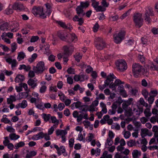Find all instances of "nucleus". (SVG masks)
<instances>
[{
  "label": "nucleus",
  "instance_id": "obj_52",
  "mask_svg": "<svg viewBox=\"0 0 158 158\" xmlns=\"http://www.w3.org/2000/svg\"><path fill=\"white\" fill-rule=\"evenodd\" d=\"M74 139L73 138L70 139L69 140V146L70 148H73L74 143Z\"/></svg>",
  "mask_w": 158,
  "mask_h": 158
},
{
  "label": "nucleus",
  "instance_id": "obj_19",
  "mask_svg": "<svg viewBox=\"0 0 158 158\" xmlns=\"http://www.w3.org/2000/svg\"><path fill=\"white\" fill-rule=\"evenodd\" d=\"M25 79L23 75L18 74L16 77L15 79V81L17 83H19L20 82H22Z\"/></svg>",
  "mask_w": 158,
  "mask_h": 158
},
{
  "label": "nucleus",
  "instance_id": "obj_55",
  "mask_svg": "<svg viewBox=\"0 0 158 158\" xmlns=\"http://www.w3.org/2000/svg\"><path fill=\"white\" fill-rule=\"evenodd\" d=\"M99 26L98 23H96L93 27V30L94 32H97L98 31Z\"/></svg>",
  "mask_w": 158,
  "mask_h": 158
},
{
  "label": "nucleus",
  "instance_id": "obj_11",
  "mask_svg": "<svg viewBox=\"0 0 158 158\" xmlns=\"http://www.w3.org/2000/svg\"><path fill=\"white\" fill-rule=\"evenodd\" d=\"M54 146L57 151V153L59 156L61 155V153L65 154V147L64 146H61L60 147H59L58 145L56 144H54Z\"/></svg>",
  "mask_w": 158,
  "mask_h": 158
},
{
  "label": "nucleus",
  "instance_id": "obj_58",
  "mask_svg": "<svg viewBox=\"0 0 158 158\" xmlns=\"http://www.w3.org/2000/svg\"><path fill=\"white\" fill-rule=\"evenodd\" d=\"M87 68L85 70V71L87 73H89L93 71V69L90 65L87 66Z\"/></svg>",
  "mask_w": 158,
  "mask_h": 158
},
{
  "label": "nucleus",
  "instance_id": "obj_15",
  "mask_svg": "<svg viewBox=\"0 0 158 158\" xmlns=\"http://www.w3.org/2000/svg\"><path fill=\"white\" fill-rule=\"evenodd\" d=\"M12 8L14 10L20 11L23 9L24 6L21 3H15L13 5Z\"/></svg>",
  "mask_w": 158,
  "mask_h": 158
},
{
  "label": "nucleus",
  "instance_id": "obj_30",
  "mask_svg": "<svg viewBox=\"0 0 158 158\" xmlns=\"http://www.w3.org/2000/svg\"><path fill=\"white\" fill-rule=\"evenodd\" d=\"M158 94V92L156 89L151 90L149 93V95L155 98L157 95Z\"/></svg>",
  "mask_w": 158,
  "mask_h": 158
},
{
  "label": "nucleus",
  "instance_id": "obj_13",
  "mask_svg": "<svg viewBox=\"0 0 158 158\" xmlns=\"http://www.w3.org/2000/svg\"><path fill=\"white\" fill-rule=\"evenodd\" d=\"M37 79L34 78V79H30L27 81V83L28 85L31 86V87L34 89L37 86Z\"/></svg>",
  "mask_w": 158,
  "mask_h": 158
},
{
  "label": "nucleus",
  "instance_id": "obj_17",
  "mask_svg": "<svg viewBox=\"0 0 158 158\" xmlns=\"http://www.w3.org/2000/svg\"><path fill=\"white\" fill-rule=\"evenodd\" d=\"M149 68L152 70H156L158 71V60L155 61L154 63H152L149 65Z\"/></svg>",
  "mask_w": 158,
  "mask_h": 158
},
{
  "label": "nucleus",
  "instance_id": "obj_43",
  "mask_svg": "<svg viewBox=\"0 0 158 158\" xmlns=\"http://www.w3.org/2000/svg\"><path fill=\"white\" fill-rule=\"evenodd\" d=\"M13 10L9 7L7 8L5 11V13L7 15H9L13 13Z\"/></svg>",
  "mask_w": 158,
  "mask_h": 158
},
{
  "label": "nucleus",
  "instance_id": "obj_10",
  "mask_svg": "<svg viewBox=\"0 0 158 158\" xmlns=\"http://www.w3.org/2000/svg\"><path fill=\"white\" fill-rule=\"evenodd\" d=\"M77 38V37L74 33L71 34H68L64 41L69 44H70Z\"/></svg>",
  "mask_w": 158,
  "mask_h": 158
},
{
  "label": "nucleus",
  "instance_id": "obj_49",
  "mask_svg": "<svg viewBox=\"0 0 158 158\" xmlns=\"http://www.w3.org/2000/svg\"><path fill=\"white\" fill-rule=\"evenodd\" d=\"M17 44L15 43H14L11 44V52H14L17 48Z\"/></svg>",
  "mask_w": 158,
  "mask_h": 158
},
{
  "label": "nucleus",
  "instance_id": "obj_60",
  "mask_svg": "<svg viewBox=\"0 0 158 158\" xmlns=\"http://www.w3.org/2000/svg\"><path fill=\"white\" fill-rule=\"evenodd\" d=\"M74 79L76 81H81V76H80V75L76 74L74 77Z\"/></svg>",
  "mask_w": 158,
  "mask_h": 158
},
{
  "label": "nucleus",
  "instance_id": "obj_7",
  "mask_svg": "<svg viewBox=\"0 0 158 158\" xmlns=\"http://www.w3.org/2000/svg\"><path fill=\"white\" fill-rule=\"evenodd\" d=\"M115 64L117 69L120 71H124L127 69V63L123 60H118L115 62Z\"/></svg>",
  "mask_w": 158,
  "mask_h": 158
},
{
  "label": "nucleus",
  "instance_id": "obj_59",
  "mask_svg": "<svg viewBox=\"0 0 158 158\" xmlns=\"http://www.w3.org/2000/svg\"><path fill=\"white\" fill-rule=\"evenodd\" d=\"M131 135V133L129 131H126L124 134V137L126 139L129 138Z\"/></svg>",
  "mask_w": 158,
  "mask_h": 158
},
{
  "label": "nucleus",
  "instance_id": "obj_27",
  "mask_svg": "<svg viewBox=\"0 0 158 158\" xmlns=\"http://www.w3.org/2000/svg\"><path fill=\"white\" fill-rule=\"evenodd\" d=\"M10 138L11 140H16L18 139L20 136L15 133L10 134L9 135Z\"/></svg>",
  "mask_w": 158,
  "mask_h": 158
},
{
  "label": "nucleus",
  "instance_id": "obj_9",
  "mask_svg": "<svg viewBox=\"0 0 158 158\" xmlns=\"http://www.w3.org/2000/svg\"><path fill=\"white\" fill-rule=\"evenodd\" d=\"M96 0H91L92 2L91 6L94 8V10L96 12L98 11H102V9H103L101 6H99V2H98L96 1Z\"/></svg>",
  "mask_w": 158,
  "mask_h": 158
},
{
  "label": "nucleus",
  "instance_id": "obj_29",
  "mask_svg": "<svg viewBox=\"0 0 158 158\" xmlns=\"http://www.w3.org/2000/svg\"><path fill=\"white\" fill-rule=\"evenodd\" d=\"M148 131V130L146 128L142 129L141 130V135L142 138H144L147 135H148L147 132Z\"/></svg>",
  "mask_w": 158,
  "mask_h": 158
},
{
  "label": "nucleus",
  "instance_id": "obj_8",
  "mask_svg": "<svg viewBox=\"0 0 158 158\" xmlns=\"http://www.w3.org/2000/svg\"><path fill=\"white\" fill-rule=\"evenodd\" d=\"M144 19L146 21L148 22V24H150L151 23V19L149 16H153L154 14L152 9L151 8H149L148 10H146L144 14Z\"/></svg>",
  "mask_w": 158,
  "mask_h": 158
},
{
  "label": "nucleus",
  "instance_id": "obj_26",
  "mask_svg": "<svg viewBox=\"0 0 158 158\" xmlns=\"http://www.w3.org/2000/svg\"><path fill=\"white\" fill-rule=\"evenodd\" d=\"M114 42L116 44H119L122 41V40L120 37H119L117 34H115L114 35Z\"/></svg>",
  "mask_w": 158,
  "mask_h": 158
},
{
  "label": "nucleus",
  "instance_id": "obj_39",
  "mask_svg": "<svg viewBox=\"0 0 158 158\" xmlns=\"http://www.w3.org/2000/svg\"><path fill=\"white\" fill-rule=\"evenodd\" d=\"M74 104H75V106L76 108H78L79 107H83L84 106L87 107L88 106L87 105L81 106V103L80 101L74 102Z\"/></svg>",
  "mask_w": 158,
  "mask_h": 158
},
{
  "label": "nucleus",
  "instance_id": "obj_25",
  "mask_svg": "<svg viewBox=\"0 0 158 158\" xmlns=\"http://www.w3.org/2000/svg\"><path fill=\"white\" fill-rule=\"evenodd\" d=\"M89 4L88 1H86L85 2H80V5L79 6L82 8H86L88 7Z\"/></svg>",
  "mask_w": 158,
  "mask_h": 158
},
{
  "label": "nucleus",
  "instance_id": "obj_46",
  "mask_svg": "<svg viewBox=\"0 0 158 158\" xmlns=\"http://www.w3.org/2000/svg\"><path fill=\"white\" fill-rule=\"evenodd\" d=\"M134 41L132 40H128V42L127 43L126 45L127 46H129L130 47L132 46L133 47H135L134 46Z\"/></svg>",
  "mask_w": 158,
  "mask_h": 158
},
{
  "label": "nucleus",
  "instance_id": "obj_44",
  "mask_svg": "<svg viewBox=\"0 0 158 158\" xmlns=\"http://www.w3.org/2000/svg\"><path fill=\"white\" fill-rule=\"evenodd\" d=\"M125 32L124 31H120L117 35L118 36L123 40L124 39V37L125 35Z\"/></svg>",
  "mask_w": 158,
  "mask_h": 158
},
{
  "label": "nucleus",
  "instance_id": "obj_5",
  "mask_svg": "<svg viewBox=\"0 0 158 158\" xmlns=\"http://www.w3.org/2000/svg\"><path fill=\"white\" fill-rule=\"evenodd\" d=\"M46 69L44 66V63L43 61L39 62L37 64L36 67H34L33 68L35 73L38 74H41Z\"/></svg>",
  "mask_w": 158,
  "mask_h": 158
},
{
  "label": "nucleus",
  "instance_id": "obj_16",
  "mask_svg": "<svg viewBox=\"0 0 158 158\" xmlns=\"http://www.w3.org/2000/svg\"><path fill=\"white\" fill-rule=\"evenodd\" d=\"M68 34L65 31H60L57 33L58 37L62 40L64 41Z\"/></svg>",
  "mask_w": 158,
  "mask_h": 158
},
{
  "label": "nucleus",
  "instance_id": "obj_51",
  "mask_svg": "<svg viewBox=\"0 0 158 158\" xmlns=\"http://www.w3.org/2000/svg\"><path fill=\"white\" fill-rule=\"evenodd\" d=\"M39 37L37 36H32L30 41L31 42H34L36 41L39 39Z\"/></svg>",
  "mask_w": 158,
  "mask_h": 158
},
{
  "label": "nucleus",
  "instance_id": "obj_40",
  "mask_svg": "<svg viewBox=\"0 0 158 158\" xmlns=\"http://www.w3.org/2000/svg\"><path fill=\"white\" fill-rule=\"evenodd\" d=\"M142 95L144 97L145 99H147L148 95H149V93L147 90L145 89L143 90L142 91Z\"/></svg>",
  "mask_w": 158,
  "mask_h": 158
},
{
  "label": "nucleus",
  "instance_id": "obj_3",
  "mask_svg": "<svg viewBox=\"0 0 158 158\" xmlns=\"http://www.w3.org/2000/svg\"><path fill=\"white\" fill-rule=\"evenodd\" d=\"M64 50V55L65 56L63 58L64 63H66L68 60L67 57L71 55L73 51L74 48L72 46H70L69 47L65 45L63 47Z\"/></svg>",
  "mask_w": 158,
  "mask_h": 158
},
{
  "label": "nucleus",
  "instance_id": "obj_37",
  "mask_svg": "<svg viewBox=\"0 0 158 158\" xmlns=\"http://www.w3.org/2000/svg\"><path fill=\"white\" fill-rule=\"evenodd\" d=\"M19 104H20V107L23 109L25 108L27 105V101L26 100H23L21 103H19Z\"/></svg>",
  "mask_w": 158,
  "mask_h": 158
},
{
  "label": "nucleus",
  "instance_id": "obj_34",
  "mask_svg": "<svg viewBox=\"0 0 158 158\" xmlns=\"http://www.w3.org/2000/svg\"><path fill=\"white\" fill-rule=\"evenodd\" d=\"M22 67H23V69H25L27 71H28L31 69V67L30 66L28 65L26 66V65L24 64L20 65V67L19 68V70L22 69Z\"/></svg>",
  "mask_w": 158,
  "mask_h": 158
},
{
  "label": "nucleus",
  "instance_id": "obj_33",
  "mask_svg": "<svg viewBox=\"0 0 158 158\" xmlns=\"http://www.w3.org/2000/svg\"><path fill=\"white\" fill-rule=\"evenodd\" d=\"M8 25V24L7 23H4L1 25L0 28L1 30H2L3 31H5V29L6 30V31H7L8 29L7 28Z\"/></svg>",
  "mask_w": 158,
  "mask_h": 158
},
{
  "label": "nucleus",
  "instance_id": "obj_45",
  "mask_svg": "<svg viewBox=\"0 0 158 158\" xmlns=\"http://www.w3.org/2000/svg\"><path fill=\"white\" fill-rule=\"evenodd\" d=\"M106 142L105 143V145L106 146L107 145L109 146L111 145L113 143V141L112 139H110L109 138H108L106 140Z\"/></svg>",
  "mask_w": 158,
  "mask_h": 158
},
{
  "label": "nucleus",
  "instance_id": "obj_22",
  "mask_svg": "<svg viewBox=\"0 0 158 158\" xmlns=\"http://www.w3.org/2000/svg\"><path fill=\"white\" fill-rule=\"evenodd\" d=\"M57 23L61 27L64 28H66L69 29H70L71 26L70 24H69V27L68 26V24L66 25L64 23L61 22L60 21H58Z\"/></svg>",
  "mask_w": 158,
  "mask_h": 158
},
{
  "label": "nucleus",
  "instance_id": "obj_21",
  "mask_svg": "<svg viewBox=\"0 0 158 158\" xmlns=\"http://www.w3.org/2000/svg\"><path fill=\"white\" fill-rule=\"evenodd\" d=\"M115 78H116V77L113 73H110V74L108 75L107 77L106 81L109 82V84H110L111 81H113V79Z\"/></svg>",
  "mask_w": 158,
  "mask_h": 158
},
{
  "label": "nucleus",
  "instance_id": "obj_35",
  "mask_svg": "<svg viewBox=\"0 0 158 158\" xmlns=\"http://www.w3.org/2000/svg\"><path fill=\"white\" fill-rule=\"evenodd\" d=\"M37 152L35 151H31L29 153H27L26 156V157H31L34 156L36 155Z\"/></svg>",
  "mask_w": 158,
  "mask_h": 158
},
{
  "label": "nucleus",
  "instance_id": "obj_14",
  "mask_svg": "<svg viewBox=\"0 0 158 158\" xmlns=\"http://www.w3.org/2000/svg\"><path fill=\"white\" fill-rule=\"evenodd\" d=\"M76 10L77 11V13L78 15L77 16L79 17H83L85 14L83 8L79 6H77Z\"/></svg>",
  "mask_w": 158,
  "mask_h": 158
},
{
  "label": "nucleus",
  "instance_id": "obj_2",
  "mask_svg": "<svg viewBox=\"0 0 158 158\" xmlns=\"http://www.w3.org/2000/svg\"><path fill=\"white\" fill-rule=\"evenodd\" d=\"M132 72L135 78H138L141 76L140 73L144 70L145 71V69H143V67L138 63H135L132 65Z\"/></svg>",
  "mask_w": 158,
  "mask_h": 158
},
{
  "label": "nucleus",
  "instance_id": "obj_61",
  "mask_svg": "<svg viewBox=\"0 0 158 158\" xmlns=\"http://www.w3.org/2000/svg\"><path fill=\"white\" fill-rule=\"evenodd\" d=\"M67 72L69 74H74L75 73L74 69L72 68L71 67L68 68L67 70Z\"/></svg>",
  "mask_w": 158,
  "mask_h": 158
},
{
  "label": "nucleus",
  "instance_id": "obj_56",
  "mask_svg": "<svg viewBox=\"0 0 158 158\" xmlns=\"http://www.w3.org/2000/svg\"><path fill=\"white\" fill-rule=\"evenodd\" d=\"M67 82L68 83L71 85L73 84V80L72 77H68L67 79Z\"/></svg>",
  "mask_w": 158,
  "mask_h": 158
},
{
  "label": "nucleus",
  "instance_id": "obj_48",
  "mask_svg": "<svg viewBox=\"0 0 158 158\" xmlns=\"http://www.w3.org/2000/svg\"><path fill=\"white\" fill-rule=\"evenodd\" d=\"M89 136L88 137L86 138V140L88 141V142L91 141L92 139L94 138V134L92 133H90L89 134Z\"/></svg>",
  "mask_w": 158,
  "mask_h": 158
},
{
  "label": "nucleus",
  "instance_id": "obj_47",
  "mask_svg": "<svg viewBox=\"0 0 158 158\" xmlns=\"http://www.w3.org/2000/svg\"><path fill=\"white\" fill-rule=\"evenodd\" d=\"M1 121L2 122L6 124L9 123L11 124V123L10 122V121L6 118H2L1 120Z\"/></svg>",
  "mask_w": 158,
  "mask_h": 158
},
{
  "label": "nucleus",
  "instance_id": "obj_42",
  "mask_svg": "<svg viewBox=\"0 0 158 158\" xmlns=\"http://www.w3.org/2000/svg\"><path fill=\"white\" fill-rule=\"evenodd\" d=\"M74 57L75 58V60L78 62L80 61V59L82 58V56L80 53L76 54L74 56Z\"/></svg>",
  "mask_w": 158,
  "mask_h": 158
},
{
  "label": "nucleus",
  "instance_id": "obj_57",
  "mask_svg": "<svg viewBox=\"0 0 158 158\" xmlns=\"http://www.w3.org/2000/svg\"><path fill=\"white\" fill-rule=\"evenodd\" d=\"M54 128H55V126H53L48 130V134L49 135H51L52 134L54 130Z\"/></svg>",
  "mask_w": 158,
  "mask_h": 158
},
{
  "label": "nucleus",
  "instance_id": "obj_12",
  "mask_svg": "<svg viewBox=\"0 0 158 158\" xmlns=\"http://www.w3.org/2000/svg\"><path fill=\"white\" fill-rule=\"evenodd\" d=\"M6 62L10 64L11 65V68L13 69L18 64L15 59L12 60L10 58H8L6 60Z\"/></svg>",
  "mask_w": 158,
  "mask_h": 158
},
{
  "label": "nucleus",
  "instance_id": "obj_24",
  "mask_svg": "<svg viewBox=\"0 0 158 158\" xmlns=\"http://www.w3.org/2000/svg\"><path fill=\"white\" fill-rule=\"evenodd\" d=\"M141 152L137 150H134L132 152V155L133 158H138V156H140Z\"/></svg>",
  "mask_w": 158,
  "mask_h": 158
},
{
  "label": "nucleus",
  "instance_id": "obj_20",
  "mask_svg": "<svg viewBox=\"0 0 158 158\" xmlns=\"http://www.w3.org/2000/svg\"><path fill=\"white\" fill-rule=\"evenodd\" d=\"M50 119L52 123H55V124L53 125V126H55V127H56L59 123V120L57 119L56 117L54 116H51Z\"/></svg>",
  "mask_w": 158,
  "mask_h": 158
},
{
  "label": "nucleus",
  "instance_id": "obj_32",
  "mask_svg": "<svg viewBox=\"0 0 158 158\" xmlns=\"http://www.w3.org/2000/svg\"><path fill=\"white\" fill-rule=\"evenodd\" d=\"M144 113L145 116L147 118L149 117L152 115V114L150 111V109L149 108L146 109L144 111Z\"/></svg>",
  "mask_w": 158,
  "mask_h": 158
},
{
  "label": "nucleus",
  "instance_id": "obj_41",
  "mask_svg": "<svg viewBox=\"0 0 158 158\" xmlns=\"http://www.w3.org/2000/svg\"><path fill=\"white\" fill-rule=\"evenodd\" d=\"M127 144L130 147H132L135 144V140L132 139H131L127 142Z\"/></svg>",
  "mask_w": 158,
  "mask_h": 158
},
{
  "label": "nucleus",
  "instance_id": "obj_36",
  "mask_svg": "<svg viewBox=\"0 0 158 158\" xmlns=\"http://www.w3.org/2000/svg\"><path fill=\"white\" fill-rule=\"evenodd\" d=\"M25 56V53L23 52H20L19 53L17 59H18V60L19 61L22 59H23Z\"/></svg>",
  "mask_w": 158,
  "mask_h": 158
},
{
  "label": "nucleus",
  "instance_id": "obj_64",
  "mask_svg": "<svg viewBox=\"0 0 158 158\" xmlns=\"http://www.w3.org/2000/svg\"><path fill=\"white\" fill-rule=\"evenodd\" d=\"M151 31L153 34L155 35L158 34V28L154 27L152 29Z\"/></svg>",
  "mask_w": 158,
  "mask_h": 158
},
{
  "label": "nucleus",
  "instance_id": "obj_6",
  "mask_svg": "<svg viewBox=\"0 0 158 158\" xmlns=\"http://www.w3.org/2000/svg\"><path fill=\"white\" fill-rule=\"evenodd\" d=\"M95 46L98 50H102L106 47V44L102 38H97L95 43Z\"/></svg>",
  "mask_w": 158,
  "mask_h": 158
},
{
  "label": "nucleus",
  "instance_id": "obj_1",
  "mask_svg": "<svg viewBox=\"0 0 158 158\" xmlns=\"http://www.w3.org/2000/svg\"><path fill=\"white\" fill-rule=\"evenodd\" d=\"M44 5L45 7L34 6L32 10V13L35 16L42 19L46 18L47 16H49L51 14L52 8L48 3H46Z\"/></svg>",
  "mask_w": 158,
  "mask_h": 158
},
{
  "label": "nucleus",
  "instance_id": "obj_50",
  "mask_svg": "<svg viewBox=\"0 0 158 158\" xmlns=\"http://www.w3.org/2000/svg\"><path fill=\"white\" fill-rule=\"evenodd\" d=\"M108 152L106 151H104L103 153V156H105V158H112V156L111 154H107Z\"/></svg>",
  "mask_w": 158,
  "mask_h": 158
},
{
  "label": "nucleus",
  "instance_id": "obj_63",
  "mask_svg": "<svg viewBox=\"0 0 158 158\" xmlns=\"http://www.w3.org/2000/svg\"><path fill=\"white\" fill-rule=\"evenodd\" d=\"M35 72L33 71L30 70L28 73V76L30 78H32L35 76Z\"/></svg>",
  "mask_w": 158,
  "mask_h": 158
},
{
  "label": "nucleus",
  "instance_id": "obj_62",
  "mask_svg": "<svg viewBox=\"0 0 158 158\" xmlns=\"http://www.w3.org/2000/svg\"><path fill=\"white\" fill-rule=\"evenodd\" d=\"M64 104L62 103H60L58 105V108L60 111L62 110L64 107Z\"/></svg>",
  "mask_w": 158,
  "mask_h": 158
},
{
  "label": "nucleus",
  "instance_id": "obj_38",
  "mask_svg": "<svg viewBox=\"0 0 158 158\" xmlns=\"http://www.w3.org/2000/svg\"><path fill=\"white\" fill-rule=\"evenodd\" d=\"M148 101L149 104V108L151 106V105L153 103L154 100V97L152 96H149V97L148 98Z\"/></svg>",
  "mask_w": 158,
  "mask_h": 158
},
{
  "label": "nucleus",
  "instance_id": "obj_31",
  "mask_svg": "<svg viewBox=\"0 0 158 158\" xmlns=\"http://www.w3.org/2000/svg\"><path fill=\"white\" fill-rule=\"evenodd\" d=\"M109 84V83L105 80L104 81V84L102 86L100 85L98 86V88L100 90L102 91L106 86H108Z\"/></svg>",
  "mask_w": 158,
  "mask_h": 158
},
{
  "label": "nucleus",
  "instance_id": "obj_53",
  "mask_svg": "<svg viewBox=\"0 0 158 158\" xmlns=\"http://www.w3.org/2000/svg\"><path fill=\"white\" fill-rule=\"evenodd\" d=\"M124 82H122L119 79H116L114 81L115 85L117 86L121 84H124Z\"/></svg>",
  "mask_w": 158,
  "mask_h": 158
},
{
  "label": "nucleus",
  "instance_id": "obj_4",
  "mask_svg": "<svg viewBox=\"0 0 158 158\" xmlns=\"http://www.w3.org/2000/svg\"><path fill=\"white\" fill-rule=\"evenodd\" d=\"M142 14L139 13H137L134 14V21L135 26L139 28H140L143 25V19L142 18Z\"/></svg>",
  "mask_w": 158,
  "mask_h": 158
},
{
  "label": "nucleus",
  "instance_id": "obj_28",
  "mask_svg": "<svg viewBox=\"0 0 158 158\" xmlns=\"http://www.w3.org/2000/svg\"><path fill=\"white\" fill-rule=\"evenodd\" d=\"M25 144L24 142L21 141L19 143H16L15 145V148L18 149L19 148L22 147L24 146Z\"/></svg>",
  "mask_w": 158,
  "mask_h": 158
},
{
  "label": "nucleus",
  "instance_id": "obj_18",
  "mask_svg": "<svg viewBox=\"0 0 158 158\" xmlns=\"http://www.w3.org/2000/svg\"><path fill=\"white\" fill-rule=\"evenodd\" d=\"M79 16L77 15L75 16L73 18V20L74 21H78V24L79 25H81L84 23V20L82 17H79Z\"/></svg>",
  "mask_w": 158,
  "mask_h": 158
},
{
  "label": "nucleus",
  "instance_id": "obj_54",
  "mask_svg": "<svg viewBox=\"0 0 158 158\" xmlns=\"http://www.w3.org/2000/svg\"><path fill=\"white\" fill-rule=\"evenodd\" d=\"M125 114V115L128 117L131 116L132 114L131 110H126Z\"/></svg>",
  "mask_w": 158,
  "mask_h": 158
},
{
  "label": "nucleus",
  "instance_id": "obj_23",
  "mask_svg": "<svg viewBox=\"0 0 158 158\" xmlns=\"http://www.w3.org/2000/svg\"><path fill=\"white\" fill-rule=\"evenodd\" d=\"M51 116L50 114H47L45 113H43L42 114V118L44 119V121L46 122L49 120L51 117Z\"/></svg>",
  "mask_w": 158,
  "mask_h": 158
}]
</instances>
